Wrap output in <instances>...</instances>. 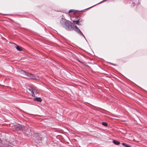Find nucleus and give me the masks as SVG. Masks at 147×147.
Segmentation results:
<instances>
[{
    "instance_id": "obj_8",
    "label": "nucleus",
    "mask_w": 147,
    "mask_h": 147,
    "mask_svg": "<svg viewBox=\"0 0 147 147\" xmlns=\"http://www.w3.org/2000/svg\"><path fill=\"white\" fill-rule=\"evenodd\" d=\"M16 49L18 51H22V49H21V48L19 46H17L16 47Z\"/></svg>"
},
{
    "instance_id": "obj_6",
    "label": "nucleus",
    "mask_w": 147,
    "mask_h": 147,
    "mask_svg": "<svg viewBox=\"0 0 147 147\" xmlns=\"http://www.w3.org/2000/svg\"><path fill=\"white\" fill-rule=\"evenodd\" d=\"M113 143H114L115 144L117 145H118L120 144V142L117 141L115 140H114L113 141Z\"/></svg>"
},
{
    "instance_id": "obj_7",
    "label": "nucleus",
    "mask_w": 147,
    "mask_h": 147,
    "mask_svg": "<svg viewBox=\"0 0 147 147\" xmlns=\"http://www.w3.org/2000/svg\"><path fill=\"white\" fill-rule=\"evenodd\" d=\"M122 144L125 147H131L130 146L124 143H122Z\"/></svg>"
},
{
    "instance_id": "obj_1",
    "label": "nucleus",
    "mask_w": 147,
    "mask_h": 147,
    "mask_svg": "<svg viewBox=\"0 0 147 147\" xmlns=\"http://www.w3.org/2000/svg\"><path fill=\"white\" fill-rule=\"evenodd\" d=\"M60 23L61 26L66 30L71 31L73 30L77 32L78 34H81L84 38H85L84 36L80 29L76 25H73L72 26V23L70 21L65 19L62 18L60 20Z\"/></svg>"
},
{
    "instance_id": "obj_15",
    "label": "nucleus",
    "mask_w": 147,
    "mask_h": 147,
    "mask_svg": "<svg viewBox=\"0 0 147 147\" xmlns=\"http://www.w3.org/2000/svg\"><path fill=\"white\" fill-rule=\"evenodd\" d=\"M78 19V17L77 18H76V19L77 20H78V19Z\"/></svg>"
},
{
    "instance_id": "obj_11",
    "label": "nucleus",
    "mask_w": 147,
    "mask_h": 147,
    "mask_svg": "<svg viewBox=\"0 0 147 147\" xmlns=\"http://www.w3.org/2000/svg\"><path fill=\"white\" fill-rule=\"evenodd\" d=\"M34 91H33V92H31L32 95V96H33L34 97H35V95L34 93Z\"/></svg>"
},
{
    "instance_id": "obj_9",
    "label": "nucleus",
    "mask_w": 147,
    "mask_h": 147,
    "mask_svg": "<svg viewBox=\"0 0 147 147\" xmlns=\"http://www.w3.org/2000/svg\"><path fill=\"white\" fill-rule=\"evenodd\" d=\"M102 124L103 125L105 126H107V125H108V124L106 122H103L102 123Z\"/></svg>"
},
{
    "instance_id": "obj_2",
    "label": "nucleus",
    "mask_w": 147,
    "mask_h": 147,
    "mask_svg": "<svg viewBox=\"0 0 147 147\" xmlns=\"http://www.w3.org/2000/svg\"><path fill=\"white\" fill-rule=\"evenodd\" d=\"M21 73V74L27 76L30 78L33 79H38V77L36 76L34 74H31L27 73L24 70H22Z\"/></svg>"
},
{
    "instance_id": "obj_5",
    "label": "nucleus",
    "mask_w": 147,
    "mask_h": 147,
    "mask_svg": "<svg viewBox=\"0 0 147 147\" xmlns=\"http://www.w3.org/2000/svg\"><path fill=\"white\" fill-rule=\"evenodd\" d=\"M28 89L31 92V93L33 91L35 92L36 91L35 88H32L31 87H30V88H28Z\"/></svg>"
},
{
    "instance_id": "obj_3",
    "label": "nucleus",
    "mask_w": 147,
    "mask_h": 147,
    "mask_svg": "<svg viewBox=\"0 0 147 147\" xmlns=\"http://www.w3.org/2000/svg\"><path fill=\"white\" fill-rule=\"evenodd\" d=\"M23 126L20 125H16V129L18 130H20L22 128Z\"/></svg>"
},
{
    "instance_id": "obj_10",
    "label": "nucleus",
    "mask_w": 147,
    "mask_h": 147,
    "mask_svg": "<svg viewBox=\"0 0 147 147\" xmlns=\"http://www.w3.org/2000/svg\"><path fill=\"white\" fill-rule=\"evenodd\" d=\"M73 22L75 24H78V20L76 21L73 20Z\"/></svg>"
},
{
    "instance_id": "obj_13",
    "label": "nucleus",
    "mask_w": 147,
    "mask_h": 147,
    "mask_svg": "<svg viewBox=\"0 0 147 147\" xmlns=\"http://www.w3.org/2000/svg\"><path fill=\"white\" fill-rule=\"evenodd\" d=\"M75 11L74 10V9H70L69 11V13H70L72 12L73 11Z\"/></svg>"
},
{
    "instance_id": "obj_14",
    "label": "nucleus",
    "mask_w": 147,
    "mask_h": 147,
    "mask_svg": "<svg viewBox=\"0 0 147 147\" xmlns=\"http://www.w3.org/2000/svg\"><path fill=\"white\" fill-rule=\"evenodd\" d=\"M77 25H82V24H81V23L78 22V24Z\"/></svg>"
},
{
    "instance_id": "obj_17",
    "label": "nucleus",
    "mask_w": 147,
    "mask_h": 147,
    "mask_svg": "<svg viewBox=\"0 0 147 147\" xmlns=\"http://www.w3.org/2000/svg\"><path fill=\"white\" fill-rule=\"evenodd\" d=\"M107 0H104V1H107Z\"/></svg>"
},
{
    "instance_id": "obj_12",
    "label": "nucleus",
    "mask_w": 147,
    "mask_h": 147,
    "mask_svg": "<svg viewBox=\"0 0 147 147\" xmlns=\"http://www.w3.org/2000/svg\"><path fill=\"white\" fill-rule=\"evenodd\" d=\"M78 22H82L83 21L82 20L81 18H80L78 20Z\"/></svg>"
},
{
    "instance_id": "obj_16",
    "label": "nucleus",
    "mask_w": 147,
    "mask_h": 147,
    "mask_svg": "<svg viewBox=\"0 0 147 147\" xmlns=\"http://www.w3.org/2000/svg\"><path fill=\"white\" fill-rule=\"evenodd\" d=\"M40 138V141H41V140H42V138Z\"/></svg>"
},
{
    "instance_id": "obj_4",
    "label": "nucleus",
    "mask_w": 147,
    "mask_h": 147,
    "mask_svg": "<svg viewBox=\"0 0 147 147\" xmlns=\"http://www.w3.org/2000/svg\"><path fill=\"white\" fill-rule=\"evenodd\" d=\"M34 100L35 101H37L39 102H41L42 100L41 98L40 97H36V98H35L34 99Z\"/></svg>"
}]
</instances>
